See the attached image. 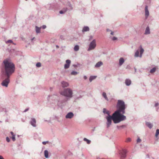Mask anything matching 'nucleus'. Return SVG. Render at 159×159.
I'll list each match as a JSON object with an SVG mask.
<instances>
[{"instance_id":"obj_1","label":"nucleus","mask_w":159,"mask_h":159,"mask_svg":"<svg viewBox=\"0 0 159 159\" xmlns=\"http://www.w3.org/2000/svg\"><path fill=\"white\" fill-rule=\"evenodd\" d=\"M5 66V76H11L15 70V65L10 60L6 59L3 61Z\"/></svg>"},{"instance_id":"obj_2","label":"nucleus","mask_w":159,"mask_h":159,"mask_svg":"<svg viewBox=\"0 0 159 159\" xmlns=\"http://www.w3.org/2000/svg\"><path fill=\"white\" fill-rule=\"evenodd\" d=\"M121 112L116 111L113 113V121L115 123L119 122L120 121L125 120L126 117L123 115H121L120 113Z\"/></svg>"},{"instance_id":"obj_3","label":"nucleus","mask_w":159,"mask_h":159,"mask_svg":"<svg viewBox=\"0 0 159 159\" xmlns=\"http://www.w3.org/2000/svg\"><path fill=\"white\" fill-rule=\"evenodd\" d=\"M117 107L118 109L116 111L119 112H121L122 114H124L125 113V105L124 101L119 100L118 102Z\"/></svg>"},{"instance_id":"obj_4","label":"nucleus","mask_w":159,"mask_h":159,"mask_svg":"<svg viewBox=\"0 0 159 159\" xmlns=\"http://www.w3.org/2000/svg\"><path fill=\"white\" fill-rule=\"evenodd\" d=\"M60 94L62 95L70 98L72 96L73 93L71 89L67 88L65 89L63 91H61Z\"/></svg>"},{"instance_id":"obj_5","label":"nucleus","mask_w":159,"mask_h":159,"mask_svg":"<svg viewBox=\"0 0 159 159\" xmlns=\"http://www.w3.org/2000/svg\"><path fill=\"white\" fill-rule=\"evenodd\" d=\"M106 113L108 114V116L106 117V119L107 120V127L108 128L111 123V120H113V114L112 115V116H111L109 115V112L108 111L106 112Z\"/></svg>"},{"instance_id":"obj_6","label":"nucleus","mask_w":159,"mask_h":159,"mask_svg":"<svg viewBox=\"0 0 159 159\" xmlns=\"http://www.w3.org/2000/svg\"><path fill=\"white\" fill-rule=\"evenodd\" d=\"M10 76H5L6 77V79L3 81L2 83V86L7 87L8 84L10 82Z\"/></svg>"},{"instance_id":"obj_7","label":"nucleus","mask_w":159,"mask_h":159,"mask_svg":"<svg viewBox=\"0 0 159 159\" xmlns=\"http://www.w3.org/2000/svg\"><path fill=\"white\" fill-rule=\"evenodd\" d=\"M139 51L140 52V54L139 57H142V54L144 52V49L142 48L141 46H140L139 47ZM139 56V50H137L135 52L134 57H137Z\"/></svg>"},{"instance_id":"obj_8","label":"nucleus","mask_w":159,"mask_h":159,"mask_svg":"<svg viewBox=\"0 0 159 159\" xmlns=\"http://www.w3.org/2000/svg\"><path fill=\"white\" fill-rule=\"evenodd\" d=\"M96 40L93 39V41L90 43L89 48L88 49V51L94 49L96 47Z\"/></svg>"},{"instance_id":"obj_9","label":"nucleus","mask_w":159,"mask_h":159,"mask_svg":"<svg viewBox=\"0 0 159 159\" xmlns=\"http://www.w3.org/2000/svg\"><path fill=\"white\" fill-rule=\"evenodd\" d=\"M126 151L124 149L121 151H120L119 152V154L120 156V158L123 159L125 158L126 156Z\"/></svg>"},{"instance_id":"obj_10","label":"nucleus","mask_w":159,"mask_h":159,"mask_svg":"<svg viewBox=\"0 0 159 159\" xmlns=\"http://www.w3.org/2000/svg\"><path fill=\"white\" fill-rule=\"evenodd\" d=\"M66 63L64 65V68L65 69H67L69 68L71 61L69 60H67L66 61Z\"/></svg>"},{"instance_id":"obj_11","label":"nucleus","mask_w":159,"mask_h":159,"mask_svg":"<svg viewBox=\"0 0 159 159\" xmlns=\"http://www.w3.org/2000/svg\"><path fill=\"white\" fill-rule=\"evenodd\" d=\"M74 116V114L71 112L68 113L66 116V119H71Z\"/></svg>"},{"instance_id":"obj_12","label":"nucleus","mask_w":159,"mask_h":159,"mask_svg":"<svg viewBox=\"0 0 159 159\" xmlns=\"http://www.w3.org/2000/svg\"><path fill=\"white\" fill-rule=\"evenodd\" d=\"M149 15V12L148 9V7L146 6L145 7V16L146 18H147Z\"/></svg>"},{"instance_id":"obj_13","label":"nucleus","mask_w":159,"mask_h":159,"mask_svg":"<svg viewBox=\"0 0 159 159\" xmlns=\"http://www.w3.org/2000/svg\"><path fill=\"white\" fill-rule=\"evenodd\" d=\"M36 121L35 119L33 118L32 119V120L30 122L31 124L34 127H35L36 126Z\"/></svg>"},{"instance_id":"obj_14","label":"nucleus","mask_w":159,"mask_h":159,"mask_svg":"<svg viewBox=\"0 0 159 159\" xmlns=\"http://www.w3.org/2000/svg\"><path fill=\"white\" fill-rule=\"evenodd\" d=\"M61 84L63 87H67L69 85V84L68 83L64 81L62 82Z\"/></svg>"},{"instance_id":"obj_15","label":"nucleus","mask_w":159,"mask_h":159,"mask_svg":"<svg viewBox=\"0 0 159 159\" xmlns=\"http://www.w3.org/2000/svg\"><path fill=\"white\" fill-rule=\"evenodd\" d=\"M103 63L101 61H99L95 65V67L96 68L100 67L102 65Z\"/></svg>"},{"instance_id":"obj_16","label":"nucleus","mask_w":159,"mask_h":159,"mask_svg":"<svg viewBox=\"0 0 159 159\" xmlns=\"http://www.w3.org/2000/svg\"><path fill=\"white\" fill-rule=\"evenodd\" d=\"M124 62V60L123 58L121 57L119 59V64L120 66H121Z\"/></svg>"},{"instance_id":"obj_17","label":"nucleus","mask_w":159,"mask_h":159,"mask_svg":"<svg viewBox=\"0 0 159 159\" xmlns=\"http://www.w3.org/2000/svg\"><path fill=\"white\" fill-rule=\"evenodd\" d=\"M125 83L127 85L129 86L131 83V81L130 80L127 79L125 80Z\"/></svg>"},{"instance_id":"obj_18","label":"nucleus","mask_w":159,"mask_h":159,"mask_svg":"<svg viewBox=\"0 0 159 159\" xmlns=\"http://www.w3.org/2000/svg\"><path fill=\"white\" fill-rule=\"evenodd\" d=\"M10 133L12 135V137L11 138L12 140L13 141H14L16 140L15 135L14 134V133L12 132H10Z\"/></svg>"},{"instance_id":"obj_19","label":"nucleus","mask_w":159,"mask_h":159,"mask_svg":"<svg viewBox=\"0 0 159 159\" xmlns=\"http://www.w3.org/2000/svg\"><path fill=\"white\" fill-rule=\"evenodd\" d=\"M89 28L87 26L84 27L82 30L83 32L87 31L89 30Z\"/></svg>"},{"instance_id":"obj_20","label":"nucleus","mask_w":159,"mask_h":159,"mask_svg":"<svg viewBox=\"0 0 159 159\" xmlns=\"http://www.w3.org/2000/svg\"><path fill=\"white\" fill-rule=\"evenodd\" d=\"M44 154L45 157L46 158H48V152L47 150H45V151L44 152Z\"/></svg>"},{"instance_id":"obj_21","label":"nucleus","mask_w":159,"mask_h":159,"mask_svg":"<svg viewBox=\"0 0 159 159\" xmlns=\"http://www.w3.org/2000/svg\"><path fill=\"white\" fill-rule=\"evenodd\" d=\"M150 33V30L149 27H147L146 29L145 34H149Z\"/></svg>"},{"instance_id":"obj_22","label":"nucleus","mask_w":159,"mask_h":159,"mask_svg":"<svg viewBox=\"0 0 159 159\" xmlns=\"http://www.w3.org/2000/svg\"><path fill=\"white\" fill-rule=\"evenodd\" d=\"M146 125L149 128H151L152 126V124L150 122H147L146 123Z\"/></svg>"},{"instance_id":"obj_23","label":"nucleus","mask_w":159,"mask_h":159,"mask_svg":"<svg viewBox=\"0 0 159 159\" xmlns=\"http://www.w3.org/2000/svg\"><path fill=\"white\" fill-rule=\"evenodd\" d=\"M97 77V76H91L89 78V81L90 82H91L93 80L95 79Z\"/></svg>"},{"instance_id":"obj_24","label":"nucleus","mask_w":159,"mask_h":159,"mask_svg":"<svg viewBox=\"0 0 159 159\" xmlns=\"http://www.w3.org/2000/svg\"><path fill=\"white\" fill-rule=\"evenodd\" d=\"M102 96L107 100L108 101V99L107 97L106 94L105 93L103 92L102 93Z\"/></svg>"},{"instance_id":"obj_25","label":"nucleus","mask_w":159,"mask_h":159,"mask_svg":"<svg viewBox=\"0 0 159 159\" xmlns=\"http://www.w3.org/2000/svg\"><path fill=\"white\" fill-rule=\"evenodd\" d=\"M84 140L85 141H86L87 142V143L88 144H90L91 143V141L90 140H88V139H87L86 138H84Z\"/></svg>"},{"instance_id":"obj_26","label":"nucleus","mask_w":159,"mask_h":159,"mask_svg":"<svg viewBox=\"0 0 159 159\" xmlns=\"http://www.w3.org/2000/svg\"><path fill=\"white\" fill-rule=\"evenodd\" d=\"M36 31L37 33H39L40 31V28L38 27L37 26H36Z\"/></svg>"},{"instance_id":"obj_27","label":"nucleus","mask_w":159,"mask_h":159,"mask_svg":"<svg viewBox=\"0 0 159 159\" xmlns=\"http://www.w3.org/2000/svg\"><path fill=\"white\" fill-rule=\"evenodd\" d=\"M79 46L78 45H76L74 48V50L75 51H77L79 50Z\"/></svg>"},{"instance_id":"obj_28","label":"nucleus","mask_w":159,"mask_h":159,"mask_svg":"<svg viewBox=\"0 0 159 159\" xmlns=\"http://www.w3.org/2000/svg\"><path fill=\"white\" fill-rule=\"evenodd\" d=\"M77 74L78 72L75 71H73L71 73V74L72 75H76Z\"/></svg>"},{"instance_id":"obj_29","label":"nucleus","mask_w":159,"mask_h":159,"mask_svg":"<svg viewBox=\"0 0 159 159\" xmlns=\"http://www.w3.org/2000/svg\"><path fill=\"white\" fill-rule=\"evenodd\" d=\"M156 70V68L155 67L153 68H152L150 70V72L151 73H153Z\"/></svg>"},{"instance_id":"obj_30","label":"nucleus","mask_w":159,"mask_h":159,"mask_svg":"<svg viewBox=\"0 0 159 159\" xmlns=\"http://www.w3.org/2000/svg\"><path fill=\"white\" fill-rule=\"evenodd\" d=\"M66 11H67L66 9H64V10H63L61 11H60V13L61 14H63V13H64L65 12H66Z\"/></svg>"},{"instance_id":"obj_31","label":"nucleus","mask_w":159,"mask_h":159,"mask_svg":"<svg viewBox=\"0 0 159 159\" xmlns=\"http://www.w3.org/2000/svg\"><path fill=\"white\" fill-rule=\"evenodd\" d=\"M125 126L124 125H122L120 126H117V128L118 129H120L121 128H123Z\"/></svg>"},{"instance_id":"obj_32","label":"nucleus","mask_w":159,"mask_h":159,"mask_svg":"<svg viewBox=\"0 0 159 159\" xmlns=\"http://www.w3.org/2000/svg\"><path fill=\"white\" fill-rule=\"evenodd\" d=\"M159 134V129H157L156 130V132L155 134V136L157 137Z\"/></svg>"},{"instance_id":"obj_33","label":"nucleus","mask_w":159,"mask_h":159,"mask_svg":"<svg viewBox=\"0 0 159 159\" xmlns=\"http://www.w3.org/2000/svg\"><path fill=\"white\" fill-rule=\"evenodd\" d=\"M36 66L37 67H40L41 66V64L40 62H38L36 64Z\"/></svg>"},{"instance_id":"obj_34","label":"nucleus","mask_w":159,"mask_h":159,"mask_svg":"<svg viewBox=\"0 0 159 159\" xmlns=\"http://www.w3.org/2000/svg\"><path fill=\"white\" fill-rule=\"evenodd\" d=\"M6 43H12L13 42L11 40H8L7 41V42H6Z\"/></svg>"},{"instance_id":"obj_35","label":"nucleus","mask_w":159,"mask_h":159,"mask_svg":"<svg viewBox=\"0 0 159 159\" xmlns=\"http://www.w3.org/2000/svg\"><path fill=\"white\" fill-rule=\"evenodd\" d=\"M131 139H130L129 138H128L126 139V142H129L131 141Z\"/></svg>"},{"instance_id":"obj_36","label":"nucleus","mask_w":159,"mask_h":159,"mask_svg":"<svg viewBox=\"0 0 159 159\" xmlns=\"http://www.w3.org/2000/svg\"><path fill=\"white\" fill-rule=\"evenodd\" d=\"M48 143V141H47L46 142H42V143L44 144V145H45L46 144V143Z\"/></svg>"},{"instance_id":"obj_37","label":"nucleus","mask_w":159,"mask_h":159,"mask_svg":"<svg viewBox=\"0 0 159 159\" xmlns=\"http://www.w3.org/2000/svg\"><path fill=\"white\" fill-rule=\"evenodd\" d=\"M6 140L8 142H9L10 141L9 138L8 137L6 138Z\"/></svg>"},{"instance_id":"obj_38","label":"nucleus","mask_w":159,"mask_h":159,"mask_svg":"<svg viewBox=\"0 0 159 159\" xmlns=\"http://www.w3.org/2000/svg\"><path fill=\"white\" fill-rule=\"evenodd\" d=\"M141 141V140L139 138H138L137 139V143H140Z\"/></svg>"},{"instance_id":"obj_39","label":"nucleus","mask_w":159,"mask_h":159,"mask_svg":"<svg viewBox=\"0 0 159 159\" xmlns=\"http://www.w3.org/2000/svg\"><path fill=\"white\" fill-rule=\"evenodd\" d=\"M117 38L115 37H113L112 39L113 40H115L117 39Z\"/></svg>"},{"instance_id":"obj_40","label":"nucleus","mask_w":159,"mask_h":159,"mask_svg":"<svg viewBox=\"0 0 159 159\" xmlns=\"http://www.w3.org/2000/svg\"><path fill=\"white\" fill-rule=\"evenodd\" d=\"M46 25H43L42 26V28L43 29H45L46 28Z\"/></svg>"},{"instance_id":"obj_41","label":"nucleus","mask_w":159,"mask_h":159,"mask_svg":"<svg viewBox=\"0 0 159 159\" xmlns=\"http://www.w3.org/2000/svg\"><path fill=\"white\" fill-rule=\"evenodd\" d=\"M0 159H4L2 156H0Z\"/></svg>"},{"instance_id":"obj_42","label":"nucleus","mask_w":159,"mask_h":159,"mask_svg":"<svg viewBox=\"0 0 159 159\" xmlns=\"http://www.w3.org/2000/svg\"><path fill=\"white\" fill-rule=\"evenodd\" d=\"M84 78L85 80H86L87 79V77L86 76H84Z\"/></svg>"},{"instance_id":"obj_43","label":"nucleus","mask_w":159,"mask_h":159,"mask_svg":"<svg viewBox=\"0 0 159 159\" xmlns=\"http://www.w3.org/2000/svg\"><path fill=\"white\" fill-rule=\"evenodd\" d=\"M158 105V103H156L155 104V107H157Z\"/></svg>"},{"instance_id":"obj_44","label":"nucleus","mask_w":159,"mask_h":159,"mask_svg":"<svg viewBox=\"0 0 159 159\" xmlns=\"http://www.w3.org/2000/svg\"><path fill=\"white\" fill-rule=\"evenodd\" d=\"M93 37L92 36H90V38L89 39L90 40L91 39H93Z\"/></svg>"},{"instance_id":"obj_45","label":"nucleus","mask_w":159,"mask_h":159,"mask_svg":"<svg viewBox=\"0 0 159 159\" xmlns=\"http://www.w3.org/2000/svg\"><path fill=\"white\" fill-rule=\"evenodd\" d=\"M28 110V109H26L24 111V112H26V111H27Z\"/></svg>"},{"instance_id":"obj_46","label":"nucleus","mask_w":159,"mask_h":159,"mask_svg":"<svg viewBox=\"0 0 159 159\" xmlns=\"http://www.w3.org/2000/svg\"><path fill=\"white\" fill-rule=\"evenodd\" d=\"M113 34H114V32H111V34L112 35H113Z\"/></svg>"},{"instance_id":"obj_47","label":"nucleus","mask_w":159,"mask_h":159,"mask_svg":"<svg viewBox=\"0 0 159 159\" xmlns=\"http://www.w3.org/2000/svg\"><path fill=\"white\" fill-rule=\"evenodd\" d=\"M106 110L105 109H103V112L105 113L106 112Z\"/></svg>"},{"instance_id":"obj_48","label":"nucleus","mask_w":159,"mask_h":159,"mask_svg":"<svg viewBox=\"0 0 159 159\" xmlns=\"http://www.w3.org/2000/svg\"><path fill=\"white\" fill-rule=\"evenodd\" d=\"M56 48H59V46H58V45H56Z\"/></svg>"},{"instance_id":"obj_49","label":"nucleus","mask_w":159,"mask_h":159,"mask_svg":"<svg viewBox=\"0 0 159 159\" xmlns=\"http://www.w3.org/2000/svg\"><path fill=\"white\" fill-rule=\"evenodd\" d=\"M34 39V38H33L31 39V40H33Z\"/></svg>"}]
</instances>
